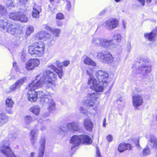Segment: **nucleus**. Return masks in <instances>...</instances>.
<instances>
[{
	"label": "nucleus",
	"mask_w": 157,
	"mask_h": 157,
	"mask_svg": "<svg viewBox=\"0 0 157 157\" xmlns=\"http://www.w3.org/2000/svg\"><path fill=\"white\" fill-rule=\"evenodd\" d=\"M56 77V75L48 70L46 71L43 74L37 75L35 80L28 85L29 90L27 96L28 100L31 102L36 101L37 94L36 90L44 86L54 90L56 86L54 79Z\"/></svg>",
	"instance_id": "f257e3e1"
},
{
	"label": "nucleus",
	"mask_w": 157,
	"mask_h": 157,
	"mask_svg": "<svg viewBox=\"0 0 157 157\" xmlns=\"http://www.w3.org/2000/svg\"><path fill=\"white\" fill-rule=\"evenodd\" d=\"M37 98H40V102L44 104H47L48 105V109L49 111L55 109V103L53 99L51 98V95H45L43 91H40L36 92Z\"/></svg>",
	"instance_id": "f03ea898"
},
{
	"label": "nucleus",
	"mask_w": 157,
	"mask_h": 157,
	"mask_svg": "<svg viewBox=\"0 0 157 157\" xmlns=\"http://www.w3.org/2000/svg\"><path fill=\"white\" fill-rule=\"evenodd\" d=\"M44 44L41 42H39L29 46V47L28 52L31 55H34L40 57L44 55Z\"/></svg>",
	"instance_id": "7ed1b4c3"
},
{
	"label": "nucleus",
	"mask_w": 157,
	"mask_h": 157,
	"mask_svg": "<svg viewBox=\"0 0 157 157\" xmlns=\"http://www.w3.org/2000/svg\"><path fill=\"white\" fill-rule=\"evenodd\" d=\"M54 63L59 68H58L57 67H56L55 66L52 64L49 65L48 66V67L50 68L52 70H53L54 71L55 73L53 71H51V72H53L56 75V77H57V75H58L59 77L61 79L63 76V66L62 65V63L59 60H57ZM47 70L51 71L49 70H46L42 73L40 75L43 74ZM56 78L57 77H56V78L54 79L55 83V81Z\"/></svg>",
	"instance_id": "20e7f679"
},
{
	"label": "nucleus",
	"mask_w": 157,
	"mask_h": 157,
	"mask_svg": "<svg viewBox=\"0 0 157 157\" xmlns=\"http://www.w3.org/2000/svg\"><path fill=\"white\" fill-rule=\"evenodd\" d=\"M9 140L6 139L2 142L0 150L1 153L7 157H16L9 146Z\"/></svg>",
	"instance_id": "39448f33"
},
{
	"label": "nucleus",
	"mask_w": 157,
	"mask_h": 157,
	"mask_svg": "<svg viewBox=\"0 0 157 157\" xmlns=\"http://www.w3.org/2000/svg\"><path fill=\"white\" fill-rule=\"evenodd\" d=\"M97 56L104 63H110L113 61V57L109 52H105L104 53L102 52H99L98 53Z\"/></svg>",
	"instance_id": "423d86ee"
},
{
	"label": "nucleus",
	"mask_w": 157,
	"mask_h": 157,
	"mask_svg": "<svg viewBox=\"0 0 157 157\" xmlns=\"http://www.w3.org/2000/svg\"><path fill=\"white\" fill-rule=\"evenodd\" d=\"M88 85L90 86V87L91 89L97 92H101L103 90V87L99 85L96 80L93 77H91L89 78Z\"/></svg>",
	"instance_id": "0eeeda50"
},
{
	"label": "nucleus",
	"mask_w": 157,
	"mask_h": 157,
	"mask_svg": "<svg viewBox=\"0 0 157 157\" xmlns=\"http://www.w3.org/2000/svg\"><path fill=\"white\" fill-rule=\"evenodd\" d=\"M93 137L88 135L83 134L79 135V145H90L93 143Z\"/></svg>",
	"instance_id": "6e6552de"
},
{
	"label": "nucleus",
	"mask_w": 157,
	"mask_h": 157,
	"mask_svg": "<svg viewBox=\"0 0 157 157\" xmlns=\"http://www.w3.org/2000/svg\"><path fill=\"white\" fill-rule=\"evenodd\" d=\"M40 63L39 59H32L29 60L25 65L26 69L28 70H31L38 66Z\"/></svg>",
	"instance_id": "1a4fd4ad"
},
{
	"label": "nucleus",
	"mask_w": 157,
	"mask_h": 157,
	"mask_svg": "<svg viewBox=\"0 0 157 157\" xmlns=\"http://www.w3.org/2000/svg\"><path fill=\"white\" fill-rule=\"evenodd\" d=\"M132 103L133 106L136 108H138V106L142 105L143 99L142 97L139 94H135L132 96Z\"/></svg>",
	"instance_id": "9d476101"
},
{
	"label": "nucleus",
	"mask_w": 157,
	"mask_h": 157,
	"mask_svg": "<svg viewBox=\"0 0 157 157\" xmlns=\"http://www.w3.org/2000/svg\"><path fill=\"white\" fill-rule=\"evenodd\" d=\"M26 78H23L16 82L14 84L12 85L9 88V90L6 91L7 93H10L15 91L16 89L19 88L21 85L26 81Z\"/></svg>",
	"instance_id": "9b49d317"
},
{
	"label": "nucleus",
	"mask_w": 157,
	"mask_h": 157,
	"mask_svg": "<svg viewBox=\"0 0 157 157\" xmlns=\"http://www.w3.org/2000/svg\"><path fill=\"white\" fill-rule=\"evenodd\" d=\"M51 36L48 33H46L44 31H42L38 32L34 36L36 40H46L50 39Z\"/></svg>",
	"instance_id": "f8f14e48"
},
{
	"label": "nucleus",
	"mask_w": 157,
	"mask_h": 157,
	"mask_svg": "<svg viewBox=\"0 0 157 157\" xmlns=\"http://www.w3.org/2000/svg\"><path fill=\"white\" fill-rule=\"evenodd\" d=\"M97 78L99 83H107L106 80L108 76V74L102 71H98L97 74Z\"/></svg>",
	"instance_id": "ddd939ff"
},
{
	"label": "nucleus",
	"mask_w": 157,
	"mask_h": 157,
	"mask_svg": "<svg viewBox=\"0 0 157 157\" xmlns=\"http://www.w3.org/2000/svg\"><path fill=\"white\" fill-rule=\"evenodd\" d=\"M40 146L38 151V157H42L44 155L46 143L45 138L43 136L42 137L40 140Z\"/></svg>",
	"instance_id": "4468645a"
},
{
	"label": "nucleus",
	"mask_w": 157,
	"mask_h": 157,
	"mask_svg": "<svg viewBox=\"0 0 157 157\" xmlns=\"http://www.w3.org/2000/svg\"><path fill=\"white\" fill-rule=\"evenodd\" d=\"M132 149L131 145L128 143L122 142L120 143L117 147V150L120 153H122L125 151L130 150Z\"/></svg>",
	"instance_id": "2eb2a0df"
},
{
	"label": "nucleus",
	"mask_w": 157,
	"mask_h": 157,
	"mask_svg": "<svg viewBox=\"0 0 157 157\" xmlns=\"http://www.w3.org/2000/svg\"><path fill=\"white\" fill-rule=\"evenodd\" d=\"M144 36L145 39L149 41H155L157 38V31L153 30L150 33H145Z\"/></svg>",
	"instance_id": "dca6fc26"
},
{
	"label": "nucleus",
	"mask_w": 157,
	"mask_h": 157,
	"mask_svg": "<svg viewBox=\"0 0 157 157\" xmlns=\"http://www.w3.org/2000/svg\"><path fill=\"white\" fill-rule=\"evenodd\" d=\"M144 36L145 39L149 41H155L157 38V31L153 30L150 33H145Z\"/></svg>",
	"instance_id": "f3484780"
},
{
	"label": "nucleus",
	"mask_w": 157,
	"mask_h": 157,
	"mask_svg": "<svg viewBox=\"0 0 157 157\" xmlns=\"http://www.w3.org/2000/svg\"><path fill=\"white\" fill-rule=\"evenodd\" d=\"M105 26L109 30L112 29L117 27L118 25V21L116 19L107 21L105 23Z\"/></svg>",
	"instance_id": "a211bd4d"
},
{
	"label": "nucleus",
	"mask_w": 157,
	"mask_h": 157,
	"mask_svg": "<svg viewBox=\"0 0 157 157\" xmlns=\"http://www.w3.org/2000/svg\"><path fill=\"white\" fill-rule=\"evenodd\" d=\"M83 126L86 130L90 132L93 130L94 124L90 120L86 118L83 121Z\"/></svg>",
	"instance_id": "6ab92c4d"
},
{
	"label": "nucleus",
	"mask_w": 157,
	"mask_h": 157,
	"mask_svg": "<svg viewBox=\"0 0 157 157\" xmlns=\"http://www.w3.org/2000/svg\"><path fill=\"white\" fill-rule=\"evenodd\" d=\"M17 26L9 22V24L6 26L5 31L8 33L14 35L15 34L17 31L16 27Z\"/></svg>",
	"instance_id": "aec40b11"
},
{
	"label": "nucleus",
	"mask_w": 157,
	"mask_h": 157,
	"mask_svg": "<svg viewBox=\"0 0 157 157\" xmlns=\"http://www.w3.org/2000/svg\"><path fill=\"white\" fill-rule=\"evenodd\" d=\"M67 129L71 132H74L78 130L77 122H73L68 123L67 125Z\"/></svg>",
	"instance_id": "412c9836"
},
{
	"label": "nucleus",
	"mask_w": 157,
	"mask_h": 157,
	"mask_svg": "<svg viewBox=\"0 0 157 157\" xmlns=\"http://www.w3.org/2000/svg\"><path fill=\"white\" fill-rule=\"evenodd\" d=\"M70 143L72 144L71 149L73 150L76 147H78V136L77 135H74L71 138Z\"/></svg>",
	"instance_id": "4be33fe9"
},
{
	"label": "nucleus",
	"mask_w": 157,
	"mask_h": 157,
	"mask_svg": "<svg viewBox=\"0 0 157 157\" xmlns=\"http://www.w3.org/2000/svg\"><path fill=\"white\" fill-rule=\"evenodd\" d=\"M9 120V117L7 115L4 113H1L0 114V126L3 125L5 123L8 122Z\"/></svg>",
	"instance_id": "5701e85b"
},
{
	"label": "nucleus",
	"mask_w": 157,
	"mask_h": 157,
	"mask_svg": "<svg viewBox=\"0 0 157 157\" xmlns=\"http://www.w3.org/2000/svg\"><path fill=\"white\" fill-rule=\"evenodd\" d=\"M37 130L34 129L31 130L30 133V139L31 143L33 145H34L36 143V139H35V135L37 132Z\"/></svg>",
	"instance_id": "b1692460"
},
{
	"label": "nucleus",
	"mask_w": 157,
	"mask_h": 157,
	"mask_svg": "<svg viewBox=\"0 0 157 157\" xmlns=\"http://www.w3.org/2000/svg\"><path fill=\"white\" fill-rule=\"evenodd\" d=\"M21 14L20 11H15L9 13L10 18L14 21H17L19 14Z\"/></svg>",
	"instance_id": "393cba45"
},
{
	"label": "nucleus",
	"mask_w": 157,
	"mask_h": 157,
	"mask_svg": "<svg viewBox=\"0 0 157 157\" xmlns=\"http://www.w3.org/2000/svg\"><path fill=\"white\" fill-rule=\"evenodd\" d=\"M9 22L6 19H0V29L5 31Z\"/></svg>",
	"instance_id": "a878e982"
},
{
	"label": "nucleus",
	"mask_w": 157,
	"mask_h": 157,
	"mask_svg": "<svg viewBox=\"0 0 157 157\" xmlns=\"http://www.w3.org/2000/svg\"><path fill=\"white\" fill-rule=\"evenodd\" d=\"M24 120L25 124V127L28 128V126L33 121V118L31 116L27 115L24 117Z\"/></svg>",
	"instance_id": "bb28decb"
},
{
	"label": "nucleus",
	"mask_w": 157,
	"mask_h": 157,
	"mask_svg": "<svg viewBox=\"0 0 157 157\" xmlns=\"http://www.w3.org/2000/svg\"><path fill=\"white\" fill-rule=\"evenodd\" d=\"M85 64L92 66H96V63L91 59L88 57H86L84 60Z\"/></svg>",
	"instance_id": "cd10ccee"
},
{
	"label": "nucleus",
	"mask_w": 157,
	"mask_h": 157,
	"mask_svg": "<svg viewBox=\"0 0 157 157\" xmlns=\"http://www.w3.org/2000/svg\"><path fill=\"white\" fill-rule=\"evenodd\" d=\"M29 111L36 115L39 114L40 111V108L38 106H34L30 108Z\"/></svg>",
	"instance_id": "c85d7f7f"
},
{
	"label": "nucleus",
	"mask_w": 157,
	"mask_h": 157,
	"mask_svg": "<svg viewBox=\"0 0 157 157\" xmlns=\"http://www.w3.org/2000/svg\"><path fill=\"white\" fill-rule=\"evenodd\" d=\"M14 103V102L12 98L9 97L6 98V105L7 107L12 108Z\"/></svg>",
	"instance_id": "c756f323"
},
{
	"label": "nucleus",
	"mask_w": 157,
	"mask_h": 157,
	"mask_svg": "<svg viewBox=\"0 0 157 157\" xmlns=\"http://www.w3.org/2000/svg\"><path fill=\"white\" fill-rule=\"evenodd\" d=\"M23 13V12L20 11L21 14H20L19 15L17 21H19L22 22H27L28 21V18L24 14H22Z\"/></svg>",
	"instance_id": "7c9ffc66"
},
{
	"label": "nucleus",
	"mask_w": 157,
	"mask_h": 157,
	"mask_svg": "<svg viewBox=\"0 0 157 157\" xmlns=\"http://www.w3.org/2000/svg\"><path fill=\"white\" fill-rule=\"evenodd\" d=\"M7 14L6 9L4 6L0 4V14L2 16H5Z\"/></svg>",
	"instance_id": "2f4dec72"
},
{
	"label": "nucleus",
	"mask_w": 157,
	"mask_h": 157,
	"mask_svg": "<svg viewBox=\"0 0 157 157\" xmlns=\"http://www.w3.org/2000/svg\"><path fill=\"white\" fill-rule=\"evenodd\" d=\"M59 133L62 135H64L66 133L65 126L61 125L59 128Z\"/></svg>",
	"instance_id": "473e14b6"
},
{
	"label": "nucleus",
	"mask_w": 157,
	"mask_h": 157,
	"mask_svg": "<svg viewBox=\"0 0 157 157\" xmlns=\"http://www.w3.org/2000/svg\"><path fill=\"white\" fill-rule=\"evenodd\" d=\"M51 32L53 33L55 36L58 37L61 33V30L59 29L53 28Z\"/></svg>",
	"instance_id": "72a5a7b5"
},
{
	"label": "nucleus",
	"mask_w": 157,
	"mask_h": 157,
	"mask_svg": "<svg viewBox=\"0 0 157 157\" xmlns=\"http://www.w3.org/2000/svg\"><path fill=\"white\" fill-rule=\"evenodd\" d=\"M14 1V0H8L6 3V5L9 8L14 7L15 6Z\"/></svg>",
	"instance_id": "f704fd0d"
},
{
	"label": "nucleus",
	"mask_w": 157,
	"mask_h": 157,
	"mask_svg": "<svg viewBox=\"0 0 157 157\" xmlns=\"http://www.w3.org/2000/svg\"><path fill=\"white\" fill-rule=\"evenodd\" d=\"M39 11L35 8H33L32 12V16L33 17L37 18L39 17Z\"/></svg>",
	"instance_id": "c9c22d12"
},
{
	"label": "nucleus",
	"mask_w": 157,
	"mask_h": 157,
	"mask_svg": "<svg viewBox=\"0 0 157 157\" xmlns=\"http://www.w3.org/2000/svg\"><path fill=\"white\" fill-rule=\"evenodd\" d=\"M34 28L32 26H29L27 29L26 31V35L27 36L29 35L33 32Z\"/></svg>",
	"instance_id": "e433bc0d"
},
{
	"label": "nucleus",
	"mask_w": 157,
	"mask_h": 157,
	"mask_svg": "<svg viewBox=\"0 0 157 157\" xmlns=\"http://www.w3.org/2000/svg\"><path fill=\"white\" fill-rule=\"evenodd\" d=\"M150 149L148 146H146L143 150V154L144 156H147L150 154Z\"/></svg>",
	"instance_id": "4c0bfd02"
},
{
	"label": "nucleus",
	"mask_w": 157,
	"mask_h": 157,
	"mask_svg": "<svg viewBox=\"0 0 157 157\" xmlns=\"http://www.w3.org/2000/svg\"><path fill=\"white\" fill-rule=\"evenodd\" d=\"M9 137L12 139H15L17 137V135L15 132H12L9 135Z\"/></svg>",
	"instance_id": "58836bf2"
},
{
	"label": "nucleus",
	"mask_w": 157,
	"mask_h": 157,
	"mask_svg": "<svg viewBox=\"0 0 157 157\" xmlns=\"http://www.w3.org/2000/svg\"><path fill=\"white\" fill-rule=\"evenodd\" d=\"M150 142L151 143H153L154 145H155L157 148V140L154 137H151L150 139Z\"/></svg>",
	"instance_id": "ea45409f"
},
{
	"label": "nucleus",
	"mask_w": 157,
	"mask_h": 157,
	"mask_svg": "<svg viewBox=\"0 0 157 157\" xmlns=\"http://www.w3.org/2000/svg\"><path fill=\"white\" fill-rule=\"evenodd\" d=\"M99 41V44L100 45L103 46L107 42V41L103 39H98Z\"/></svg>",
	"instance_id": "a19ab883"
},
{
	"label": "nucleus",
	"mask_w": 157,
	"mask_h": 157,
	"mask_svg": "<svg viewBox=\"0 0 157 157\" xmlns=\"http://www.w3.org/2000/svg\"><path fill=\"white\" fill-rule=\"evenodd\" d=\"M114 37V39L116 40L118 42H120L121 40V36L120 34H115Z\"/></svg>",
	"instance_id": "79ce46f5"
},
{
	"label": "nucleus",
	"mask_w": 157,
	"mask_h": 157,
	"mask_svg": "<svg viewBox=\"0 0 157 157\" xmlns=\"http://www.w3.org/2000/svg\"><path fill=\"white\" fill-rule=\"evenodd\" d=\"M106 139L109 142H112L113 140V137L111 134H109L106 136Z\"/></svg>",
	"instance_id": "37998d69"
},
{
	"label": "nucleus",
	"mask_w": 157,
	"mask_h": 157,
	"mask_svg": "<svg viewBox=\"0 0 157 157\" xmlns=\"http://www.w3.org/2000/svg\"><path fill=\"white\" fill-rule=\"evenodd\" d=\"M56 18L59 19H62L64 18V16L62 13H59L57 14Z\"/></svg>",
	"instance_id": "c03bdc74"
},
{
	"label": "nucleus",
	"mask_w": 157,
	"mask_h": 157,
	"mask_svg": "<svg viewBox=\"0 0 157 157\" xmlns=\"http://www.w3.org/2000/svg\"><path fill=\"white\" fill-rule=\"evenodd\" d=\"M44 26L45 29L47 30L50 31L51 32L53 29V28L50 27L48 24H46L44 25Z\"/></svg>",
	"instance_id": "a18cd8bd"
},
{
	"label": "nucleus",
	"mask_w": 157,
	"mask_h": 157,
	"mask_svg": "<svg viewBox=\"0 0 157 157\" xmlns=\"http://www.w3.org/2000/svg\"><path fill=\"white\" fill-rule=\"evenodd\" d=\"M94 102L93 101H90L88 102L87 104V106L89 108L92 107L94 105Z\"/></svg>",
	"instance_id": "49530a36"
},
{
	"label": "nucleus",
	"mask_w": 157,
	"mask_h": 157,
	"mask_svg": "<svg viewBox=\"0 0 157 157\" xmlns=\"http://www.w3.org/2000/svg\"><path fill=\"white\" fill-rule=\"evenodd\" d=\"M70 63V61L69 60H67L64 61L63 62V65L65 67H67Z\"/></svg>",
	"instance_id": "de8ad7c7"
},
{
	"label": "nucleus",
	"mask_w": 157,
	"mask_h": 157,
	"mask_svg": "<svg viewBox=\"0 0 157 157\" xmlns=\"http://www.w3.org/2000/svg\"><path fill=\"white\" fill-rule=\"evenodd\" d=\"M92 69L90 68L89 70H87L86 72L87 74L90 76H91L92 75Z\"/></svg>",
	"instance_id": "09e8293b"
},
{
	"label": "nucleus",
	"mask_w": 157,
	"mask_h": 157,
	"mask_svg": "<svg viewBox=\"0 0 157 157\" xmlns=\"http://www.w3.org/2000/svg\"><path fill=\"white\" fill-rule=\"evenodd\" d=\"M13 69H14L15 70H16V71H15L17 72L18 69L16 63L15 62H13Z\"/></svg>",
	"instance_id": "8fccbe9b"
},
{
	"label": "nucleus",
	"mask_w": 157,
	"mask_h": 157,
	"mask_svg": "<svg viewBox=\"0 0 157 157\" xmlns=\"http://www.w3.org/2000/svg\"><path fill=\"white\" fill-rule=\"evenodd\" d=\"M49 114H50V113L49 112L44 113L43 114V115H42V117H43L45 118V117H48L49 115Z\"/></svg>",
	"instance_id": "3c124183"
},
{
	"label": "nucleus",
	"mask_w": 157,
	"mask_h": 157,
	"mask_svg": "<svg viewBox=\"0 0 157 157\" xmlns=\"http://www.w3.org/2000/svg\"><path fill=\"white\" fill-rule=\"evenodd\" d=\"M19 3L20 4H25L28 1V0H19Z\"/></svg>",
	"instance_id": "603ef678"
},
{
	"label": "nucleus",
	"mask_w": 157,
	"mask_h": 157,
	"mask_svg": "<svg viewBox=\"0 0 157 157\" xmlns=\"http://www.w3.org/2000/svg\"><path fill=\"white\" fill-rule=\"evenodd\" d=\"M96 155L98 157H103L101 155L100 152L99 150H98L96 152Z\"/></svg>",
	"instance_id": "864d4df0"
},
{
	"label": "nucleus",
	"mask_w": 157,
	"mask_h": 157,
	"mask_svg": "<svg viewBox=\"0 0 157 157\" xmlns=\"http://www.w3.org/2000/svg\"><path fill=\"white\" fill-rule=\"evenodd\" d=\"M71 6L70 2L67 1V8L68 10H70V9Z\"/></svg>",
	"instance_id": "5fc2aeb1"
},
{
	"label": "nucleus",
	"mask_w": 157,
	"mask_h": 157,
	"mask_svg": "<svg viewBox=\"0 0 157 157\" xmlns=\"http://www.w3.org/2000/svg\"><path fill=\"white\" fill-rule=\"evenodd\" d=\"M138 1L140 2L141 5L143 6H144L145 4V0H138Z\"/></svg>",
	"instance_id": "6e6d98bb"
},
{
	"label": "nucleus",
	"mask_w": 157,
	"mask_h": 157,
	"mask_svg": "<svg viewBox=\"0 0 157 157\" xmlns=\"http://www.w3.org/2000/svg\"><path fill=\"white\" fill-rule=\"evenodd\" d=\"M134 143L135 144L136 146L137 147H139L140 146V144L139 143V140L138 139L136 140V141H134Z\"/></svg>",
	"instance_id": "4d7b16f0"
},
{
	"label": "nucleus",
	"mask_w": 157,
	"mask_h": 157,
	"mask_svg": "<svg viewBox=\"0 0 157 157\" xmlns=\"http://www.w3.org/2000/svg\"><path fill=\"white\" fill-rule=\"evenodd\" d=\"M106 121V118H105L104 119L103 121V125L104 127H105L106 126V124H105Z\"/></svg>",
	"instance_id": "13d9d810"
},
{
	"label": "nucleus",
	"mask_w": 157,
	"mask_h": 157,
	"mask_svg": "<svg viewBox=\"0 0 157 157\" xmlns=\"http://www.w3.org/2000/svg\"><path fill=\"white\" fill-rule=\"evenodd\" d=\"M46 127L45 126H42L40 128V130L43 131L46 129Z\"/></svg>",
	"instance_id": "bf43d9fd"
},
{
	"label": "nucleus",
	"mask_w": 157,
	"mask_h": 157,
	"mask_svg": "<svg viewBox=\"0 0 157 157\" xmlns=\"http://www.w3.org/2000/svg\"><path fill=\"white\" fill-rule=\"evenodd\" d=\"M62 25V22L60 21H58L57 22V25L59 26H61Z\"/></svg>",
	"instance_id": "052dcab7"
},
{
	"label": "nucleus",
	"mask_w": 157,
	"mask_h": 157,
	"mask_svg": "<svg viewBox=\"0 0 157 157\" xmlns=\"http://www.w3.org/2000/svg\"><path fill=\"white\" fill-rule=\"evenodd\" d=\"M35 155V153L34 152L31 153L29 156V157H34Z\"/></svg>",
	"instance_id": "680f3d73"
},
{
	"label": "nucleus",
	"mask_w": 157,
	"mask_h": 157,
	"mask_svg": "<svg viewBox=\"0 0 157 157\" xmlns=\"http://www.w3.org/2000/svg\"><path fill=\"white\" fill-rule=\"evenodd\" d=\"M15 71H16V70H15L14 71L13 70H12V71H11V74H12L13 73L16 72L17 73V74H18V73H17L19 72V71L17 69V72H16Z\"/></svg>",
	"instance_id": "e2e57ef3"
},
{
	"label": "nucleus",
	"mask_w": 157,
	"mask_h": 157,
	"mask_svg": "<svg viewBox=\"0 0 157 157\" xmlns=\"http://www.w3.org/2000/svg\"><path fill=\"white\" fill-rule=\"evenodd\" d=\"M38 121L40 123H42L43 122V119H38Z\"/></svg>",
	"instance_id": "0e129e2a"
},
{
	"label": "nucleus",
	"mask_w": 157,
	"mask_h": 157,
	"mask_svg": "<svg viewBox=\"0 0 157 157\" xmlns=\"http://www.w3.org/2000/svg\"><path fill=\"white\" fill-rule=\"evenodd\" d=\"M152 0H146V2L148 3H151Z\"/></svg>",
	"instance_id": "69168bd1"
},
{
	"label": "nucleus",
	"mask_w": 157,
	"mask_h": 157,
	"mask_svg": "<svg viewBox=\"0 0 157 157\" xmlns=\"http://www.w3.org/2000/svg\"><path fill=\"white\" fill-rule=\"evenodd\" d=\"M13 76H14V77H12V78H11V79H14L15 78V77H16V74L14 75Z\"/></svg>",
	"instance_id": "338daca9"
},
{
	"label": "nucleus",
	"mask_w": 157,
	"mask_h": 157,
	"mask_svg": "<svg viewBox=\"0 0 157 157\" xmlns=\"http://www.w3.org/2000/svg\"><path fill=\"white\" fill-rule=\"evenodd\" d=\"M121 0H115V1L116 2H118L120 1Z\"/></svg>",
	"instance_id": "774afa93"
}]
</instances>
